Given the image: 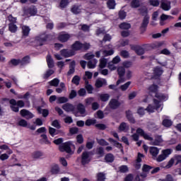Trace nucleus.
<instances>
[{"label": "nucleus", "instance_id": "4468645a", "mask_svg": "<svg viewBox=\"0 0 181 181\" xmlns=\"http://www.w3.org/2000/svg\"><path fill=\"white\" fill-rule=\"evenodd\" d=\"M107 80L105 78H98L96 80L95 86L97 88H101L103 86H107Z\"/></svg>", "mask_w": 181, "mask_h": 181}, {"label": "nucleus", "instance_id": "1a4fd4ad", "mask_svg": "<svg viewBox=\"0 0 181 181\" xmlns=\"http://www.w3.org/2000/svg\"><path fill=\"white\" fill-rule=\"evenodd\" d=\"M62 110L66 112H75L76 107L71 103H66L62 105Z\"/></svg>", "mask_w": 181, "mask_h": 181}, {"label": "nucleus", "instance_id": "603ef678", "mask_svg": "<svg viewBox=\"0 0 181 181\" xmlns=\"http://www.w3.org/2000/svg\"><path fill=\"white\" fill-rule=\"evenodd\" d=\"M18 125L20 127H23V128H26V127H28V122L23 119H21L18 122Z\"/></svg>", "mask_w": 181, "mask_h": 181}, {"label": "nucleus", "instance_id": "c03bdc74", "mask_svg": "<svg viewBox=\"0 0 181 181\" xmlns=\"http://www.w3.org/2000/svg\"><path fill=\"white\" fill-rule=\"evenodd\" d=\"M148 23H149V16H144V18L143 20L141 27L146 28V26H148Z\"/></svg>", "mask_w": 181, "mask_h": 181}, {"label": "nucleus", "instance_id": "2eb2a0df", "mask_svg": "<svg viewBox=\"0 0 181 181\" xmlns=\"http://www.w3.org/2000/svg\"><path fill=\"white\" fill-rule=\"evenodd\" d=\"M60 53L64 57H71V56L75 54L74 51L68 49H62Z\"/></svg>", "mask_w": 181, "mask_h": 181}, {"label": "nucleus", "instance_id": "49530a36", "mask_svg": "<svg viewBox=\"0 0 181 181\" xmlns=\"http://www.w3.org/2000/svg\"><path fill=\"white\" fill-rule=\"evenodd\" d=\"M71 83L76 86H78V84H80V76L77 75L74 76L72 78Z\"/></svg>", "mask_w": 181, "mask_h": 181}, {"label": "nucleus", "instance_id": "338daca9", "mask_svg": "<svg viewBox=\"0 0 181 181\" xmlns=\"http://www.w3.org/2000/svg\"><path fill=\"white\" fill-rule=\"evenodd\" d=\"M69 5V0H61L60 6L61 8H66Z\"/></svg>", "mask_w": 181, "mask_h": 181}, {"label": "nucleus", "instance_id": "e2e57ef3", "mask_svg": "<svg viewBox=\"0 0 181 181\" xmlns=\"http://www.w3.org/2000/svg\"><path fill=\"white\" fill-rule=\"evenodd\" d=\"M28 12H29L30 15L33 16V15H35L36 13H37V10L35 7H30L28 9Z\"/></svg>", "mask_w": 181, "mask_h": 181}, {"label": "nucleus", "instance_id": "37998d69", "mask_svg": "<svg viewBox=\"0 0 181 181\" xmlns=\"http://www.w3.org/2000/svg\"><path fill=\"white\" fill-rule=\"evenodd\" d=\"M94 124H97V120L94 119H88L85 122V124L87 127H90V125H94Z\"/></svg>", "mask_w": 181, "mask_h": 181}, {"label": "nucleus", "instance_id": "bb28decb", "mask_svg": "<svg viewBox=\"0 0 181 181\" xmlns=\"http://www.w3.org/2000/svg\"><path fill=\"white\" fill-rule=\"evenodd\" d=\"M47 37L45 35H41L40 36L36 37L35 40H37V42H39L40 45L42 46V43H43V42H46L47 40Z\"/></svg>", "mask_w": 181, "mask_h": 181}, {"label": "nucleus", "instance_id": "9d476101", "mask_svg": "<svg viewBox=\"0 0 181 181\" xmlns=\"http://www.w3.org/2000/svg\"><path fill=\"white\" fill-rule=\"evenodd\" d=\"M70 37H71V35H70L69 34L61 33L58 36V40H59V42H62V43H64L65 42H67V40H69Z\"/></svg>", "mask_w": 181, "mask_h": 181}, {"label": "nucleus", "instance_id": "ea45409f", "mask_svg": "<svg viewBox=\"0 0 181 181\" xmlns=\"http://www.w3.org/2000/svg\"><path fill=\"white\" fill-rule=\"evenodd\" d=\"M115 0H109L107 2V6L109 9H114L115 8Z\"/></svg>", "mask_w": 181, "mask_h": 181}, {"label": "nucleus", "instance_id": "423d86ee", "mask_svg": "<svg viewBox=\"0 0 181 181\" xmlns=\"http://www.w3.org/2000/svg\"><path fill=\"white\" fill-rule=\"evenodd\" d=\"M90 160H91V158L90 157V152L84 151L82 153V157H81L82 165H87V163H90Z\"/></svg>", "mask_w": 181, "mask_h": 181}, {"label": "nucleus", "instance_id": "6e6d98bb", "mask_svg": "<svg viewBox=\"0 0 181 181\" xmlns=\"http://www.w3.org/2000/svg\"><path fill=\"white\" fill-rule=\"evenodd\" d=\"M94 57H95V55L91 52L84 55V59H86V60H91L92 59H94Z\"/></svg>", "mask_w": 181, "mask_h": 181}, {"label": "nucleus", "instance_id": "774afa93", "mask_svg": "<svg viewBox=\"0 0 181 181\" xmlns=\"http://www.w3.org/2000/svg\"><path fill=\"white\" fill-rule=\"evenodd\" d=\"M174 160H176L175 165H179V163H181V156L180 155H176L173 158Z\"/></svg>", "mask_w": 181, "mask_h": 181}, {"label": "nucleus", "instance_id": "13d9d810", "mask_svg": "<svg viewBox=\"0 0 181 181\" xmlns=\"http://www.w3.org/2000/svg\"><path fill=\"white\" fill-rule=\"evenodd\" d=\"M163 125L164 127H170L172 125V122L170 121V119H165L163 121Z\"/></svg>", "mask_w": 181, "mask_h": 181}, {"label": "nucleus", "instance_id": "a211bd4d", "mask_svg": "<svg viewBox=\"0 0 181 181\" xmlns=\"http://www.w3.org/2000/svg\"><path fill=\"white\" fill-rule=\"evenodd\" d=\"M46 60L49 69H53V67H54V61L53 60V58H52V55H47Z\"/></svg>", "mask_w": 181, "mask_h": 181}, {"label": "nucleus", "instance_id": "8fccbe9b", "mask_svg": "<svg viewBox=\"0 0 181 181\" xmlns=\"http://www.w3.org/2000/svg\"><path fill=\"white\" fill-rule=\"evenodd\" d=\"M97 180L98 181L105 180V175L104 174V173H99L97 174Z\"/></svg>", "mask_w": 181, "mask_h": 181}, {"label": "nucleus", "instance_id": "a18cd8bd", "mask_svg": "<svg viewBox=\"0 0 181 181\" xmlns=\"http://www.w3.org/2000/svg\"><path fill=\"white\" fill-rule=\"evenodd\" d=\"M127 118L130 121V122H135V120L134 119V117H132V112L131 111H127L126 112Z\"/></svg>", "mask_w": 181, "mask_h": 181}, {"label": "nucleus", "instance_id": "f03ea898", "mask_svg": "<svg viewBox=\"0 0 181 181\" xmlns=\"http://www.w3.org/2000/svg\"><path fill=\"white\" fill-rule=\"evenodd\" d=\"M153 106L152 105H148V106L146 109V111H147V112H149V114L155 112V110H159V108H160V107H162V103H160V102L156 99H153Z\"/></svg>", "mask_w": 181, "mask_h": 181}, {"label": "nucleus", "instance_id": "6ab92c4d", "mask_svg": "<svg viewBox=\"0 0 181 181\" xmlns=\"http://www.w3.org/2000/svg\"><path fill=\"white\" fill-rule=\"evenodd\" d=\"M74 71H76V62L73 61L69 64V70L67 75L71 76V74H74Z\"/></svg>", "mask_w": 181, "mask_h": 181}, {"label": "nucleus", "instance_id": "3c124183", "mask_svg": "<svg viewBox=\"0 0 181 181\" xmlns=\"http://www.w3.org/2000/svg\"><path fill=\"white\" fill-rule=\"evenodd\" d=\"M98 144L101 145L102 146H108L109 144L107 141L104 140V139H97Z\"/></svg>", "mask_w": 181, "mask_h": 181}, {"label": "nucleus", "instance_id": "7ed1b4c3", "mask_svg": "<svg viewBox=\"0 0 181 181\" xmlns=\"http://www.w3.org/2000/svg\"><path fill=\"white\" fill-rule=\"evenodd\" d=\"M108 107L110 110H117L121 107V102L118 99L112 98L108 103Z\"/></svg>", "mask_w": 181, "mask_h": 181}, {"label": "nucleus", "instance_id": "de8ad7c7", "mask_svg": "<svg viewBox=\"0 0 181 181\" xmlns=\"http://www.w3.org/2000/svg\"><path fill=\"white\" fill-rule=\"evenodd\" d=\"M119 28H120V29H131V24L127 23H122L119 25Z\"/></svg>", "mask_w": 181, "mask_h": 181}, {"label": "nucleus", "instance_id": "4be33fe9", "mask_svg": "<svg viewBox=\"0 0 181 181\" xmlns=\"http://www.w3.org/2000/svg\"><path fill=\"white\" fill-rule=\"evenodd\" d=\"M97 63H98V61L96 59H93L88 62L87 66L88 69H95Z\"/></svg>", "mask_w": 181, "mask_h": 181}, {"label": "nucleus", "instance_id": "c9c22d12", "mask_svg": "<svg viewBox=\"0 0 181 181\" xmlns=\"http://www.w3.org/2000/svg\"><path fill=\"white\" fill-rule=\"evenodd\" d=\"M59 83H60V80L56 78L49 82V86H52V87H57Z\"/></svg>", "mask_w": 181, "mask_h": 181}, {"label": "nucleus", "instance_id": "b1692460", "mask_svg": "<svg viewBox=\"0 0 181 181\" xmlns=\"http://www.w3.org/2000/svg\"><path fill=\"white\" fill-rule=\"evenodd\" d=\"M76 109L78 110V112L80 114H86V107L82 103H78L76 105Z\"/></svg>", "mask_w": 181, "mask_h": 181}, {"label": "nucleus", "instance_id": "412c9836", "mask_svg": "<svg viewBox=\"0 0 181 181\" xmlns=\"http://www.w3.org/2000/svg\"><path fill=\"white\" fill-rule=\"evenodd\" d=\"M81 49H83V44H81L80 42L76 41L73 45H72V50L73 52H76L77 50H81Z\"/></svg>", "mask_w": 181, "mask_h": 181}, {"label": "nucleus", "instance_id": "79ce46f5", "mask_svg": "<svg viewBox=\"0 0 181 181\" xmlns=\"http://www.w3.org/2000/svg\"><path fill=\"white\" fill-rule=\"evenodd\" d=\"M108 61H107V59L105 58H102L100 59V64H99V67L100 69H104V67H105V66H107V63Z\"/></svg>", "mask_w": 181, "mask_h": 181}, {"label": "nucleus", "instance_id": "5701e85b", "mask_svg": "<svg viewBox=\"0 0 181 181\" xmlns=\"http://www.w3.org/2000/svg\"><path fill=\"white\" fill-rule=\"evenodd\" d=\"M100 100V101H103V103H106V101H108L110 100V94L108 93H101L99 94Z\"/></svg>", "mask_w": 181, "mask_h": 181}, {"label": "nucleus", "instance_id": "e433bc0d", "mask_svg": "<svg viewBox=\"0 0 181 181\" xmlns=\"http://www.w3.org/2000/svg\"><path fill=\"white\" fill-rule=\"evenodd\" d=\"M71 11L72 13H74V15H78V13H80L81 12V9H80V7L78 6H73L71 8Z\"/></svg>", "mask_w": 181, "mask_h": 181}, {"label": "nucleus", "instance_id": "864d4df0", "mask_svg": "<svg viewBox=\"0 0 181 181\" xmlns=\"http://www.w3.org/2000/svg\"><path fill=\"white\" fill-rule=\"evenodd\" d=\"M140 13L143 16H148V8H146V7H143L139 9Z\"/></svg>", "mask_w": 181, "mask_h": 181}, {"label": "nucleus", "instance_id": "aec40b11", "mask_svg": "<svg viewBox=\"0 0 181 181\" xmlns=\"http://www.w3.org/2000/svg\"><path fill=\"white\" fill-rule=\"evenodd\" d=\"M163 142V139H162V136H156L155 140L151 141V145H160Z\"/></svg>", "mask_w": 181, "mask_h": 181}, {"label": "nucleus", "instance_id": "6e6552de", "mask_svg": "<svg viewBox=\"0 0 181 181\" xmlns=\"http://www.w3.org/2000/svg\"><path fill=\"white\" fill-rule=\"evenodd\" d=\"M136 134H139V135H141V136H143V138L147 141H153V138H152L151 135L145 133V132L141 128L137 129Z\"/></svg>", "mask_w": 181, "mask_h": 181}, {"label": "nucleus", "instance_id": "09e8293b", "mask_svg": "<svg viewBox=\"0 0 181 181\" xmlns=\"http://www.w3.org/2000/svg\"><path fill=\"white\" fill-rule=\"evenodd\" d=\"M51 172L52 173H53V175H57V173L60 172V168H59V165H54L51 169Z\"/></svg>", "mask_w": 181, "mask_h": 181}, {"label": "nucleus", "instance_id": "39448f33", "mask_svg": "<svg viewBox=\"0 0 181 181\" xmlns=\"http://www.w3.org/2000/svg\"><path fill=\"white\" fill-rule=\"evenodd\" d=\"M162 74H163V69H162V67L156 66L153 69V78H159Z\"/></svg>", "mask_w": 181, "mask_h": 181}, {"label": "nucleus", "instance_id": "ddd939ff", "mask_svg": "<svg viewBox=\"0 0 181 181\" xmlns=\"http://www.w3.org/2000/svg\"><path fill=\"white\" fill-rule=\"evenodd\" d=\"M160 6L163 11H170V1L168 0H161Z\"/></svg>", "mask_w": 181, "mask_h": 181}, {"label": "nucleus", "instance_id": "c756f323", "mask_svg": "<svg viewBox=\"0 0 181 181\" xmlns=\"http://www.w3.org/2000/svg\"><path fill=\"white\" fill-rule=\"evenodd\" d=\"M23 36H28L30 32V28L29 26L23 25L21 27Z\"/></svg>", "mask_w": 181, "mask_h": 181}, {"label": "nucleus", "instance_id": "680f3d73", "mask_svg": "<svg viewBox=\"0 0 181 181\" xmlns=\"http://www.w3.org/2000/svg\"><path fill=\"white\" fill-rule=\"evenodd\" d=\"M67 101H69V99H67L66 97L58 98L59 104H64V103H67Z\"/></svg>", "mask_w": 181, "mask_h": 181}, {"label": "nucleus", "instance_id": "dca6fc26", "mask_svg": "<svg viewBox=\"0 0 181 181\" xmlns=\"http://www.w3.org/2000/svg\"><path fill=\"white\" fill-rule=\"evenodd\" d=\"M10 103V107L11 108L12 111L14 112H19V107L16 105V100L15 99H11L9 101Z\"/></svg>", "mask_w": 181, "mask_h": 181}, {"label": "nucleus", "instance_id": "5fc2aeb1", "mask_svg": "<svg viewBox=\"0 0 181 181\" xmlns=\"http://www.w3.org/2000/svg\"><path fill=\"white\" fill-rule=\"evenodd\" d=\"M119 172H120V173H127V172H128V166L122 165L119 167Z\"/></svg>", "mask_w": 181, "mask_h": 181}, {"label": "nucleus", "instance_id": "f257e3e1", "mask_svg": "<svg viewBox=\"0 0 181 181\" xmlns=\"http://www.w3.org/2000/svg\"><path fill=\"white\" fill-rule=\"evenodd\" d=\"M148 91H149L150 94L152 93H154L156 94L155 98L160 100V101H166V100H168V96H166L162 93H158V86H156V85L150 86L148 87Z\"/></svg>", "mask_w": 181, "mask_h": 181}, {"label": "nucleus", "instance_id": "58836bf2", "mask_svg": "<svg viewBox=\"0 0 181 181\" xmlns=\"http://www.w3.org/2000/svg\"><path fill=\"white\" fill-rule=\"evenodd\" d=\"M52 74H54V70H53V69H48L44 74L43 78H49V77H50V76H52Z\"/></svg>", "mask_w": 181, "mask_h": 181}, {"label": "nucleus", "instance_id": "f3484780", "mask_svg": "<svg viewBox=\"0 0 181 181\" xmlns=\"http://www.w3.org/2000/svg\"><path fill=\"white\" fill-rule=\"evenodd\" d=\"M110 49H103V56L104 57H107V56H112L114 54V49H112V47L111 45H109Z\"/></svg>", "mask_w": 181, "mask_h": 181}, {"label": "nucleus", "instance_id": "7c9ffc66", "mask_svg": "<svg viewBox=\"0 0 181 181\" xmlns=\"http://www.w3.org/2000/svg\"><path fill=\"white\" fill-rule=\"evenodd\" d=\"M108 141L110 144H112L114 146H116V148H119V149H121V148H122V146L121 145V144L114 140L112 138H109Z\"/></svg>", "mask_w": 181, "mask_h": 181}, {"label": "nucleus", "instance_id": "9b49d317", "mask_svg": "<svg viewBox=\"0 0 181 181\" xmlns=\"http://www.w3.org/2000/svg\"><path fill=\"white\" fill-rule=\"evenodd\" d=\"M20 114L22 117L26 118V119H30L31 118H33V117H35L33 114H32V112L25 109L21 110Z\"/></svg>", "mask_w": 181, "mask_h": 181}, {"label": "nucleus", "instance_id": "f8f14e48", "mask_svg": "<svg viewBox=\"0 0 181 181\" xmlns=\"http://www.w3.org/2000/svg\"><path fill=\"white\" fill-rule=\"evenodd\" d=\"M149 152L153 159H156V157L159 155V148H158V147L151 146L149 148Z\"/></svg>", "mask_w": 181, "mask_h": 181}, {"label": "nucleus", "instance_id": "393cba45", "mask_svg": "<svg viewBox=\"0 0 181 181\" xmlns=\"http://www.w3.org/2000/svg\"><path fill=\"white\" fill-rule=\"evenodd\" d=\"M134 50L139 56H141V55L144 54V53H145V49H144V47H142L141 46L134 47Z\"/></svg>", "mask_w": 181, "mask_h": 181}, {"label": "nucleus", "instance_id": "473e14b6", "mask_svg": "<svg viewBox=\"0 0 181 181\" xmlns=\"http://www.w3.org/2000/svg\"><path fill=\"white\" fill-rule=\"evenodd\" d=\"M131 81L125 83L124 84L119 86V90H121V91H127V89L129 88V86H131Z\"/></svg>", "mask_w": 181, "mask_h": 181}, {"label": "nucleus", "instance_id": "4c0bfd02", "mask_svg": "<svg viewBox=\"0 0 181 181\" xmlns=\"http://www.w3.org/2000/svg\"><path fill=\"white\" fill-rule=\"evenodd\" d=\"M131 8H139L141 6V1L139 0H133L130 4Z\"/></svg>", "mask_w": 181, "mask_h": 181}, {"label": "nucleus", "instance_id": "4d7b16f0", "mask_svg": "<svg viewBox=\"0 0 181 181\" xmlns=\"http://www.w3.org/2000/svg\"><path fill=\"white\" fill-rule=\"evenodd\" d=\"M149 4L151 6H159L160 1L159 0H149Z\"/></svg>", "mask_w": 181, "mask_h": 181}, {"label": "nucleus", "instance_id": "20e7f679", "mask_svg": "<svg viewBox=\"0 0 181 181\" xmlns=\"http://www.w3.org/2000/svg\"><path fill=\"white\" fill-rule=\"evenodd\" d=\"M117 73L120 78L116 82V86H119L121 83H125V79L122 78L125 74V68L122 66H119L117 69Z\"/></svg>", "mask_w": 181, "mask_h": 181}, {"label": "nucleus", "instance_id": "bf43d9fd", "mask_svg": "<svg viewBox=\"0 0 181 181\" xmlns=\"http://www.w3.org/2000/svg\"><path fill=\"white\" fill-rule=\"evenodd\" d=\"M41 136L42 138V142L44 144H45L46 145L50 144V141H49V139H47V136L46 134H42Z\"/></svg>", "mask_w": 181, "mask_h": 181}, {"label": "nucleus", "instance_id": "2f4dec72", "mask_svg": "<svg viewBox=\"0 0 181 181\" xmlns=\"http://www.w3.org/2000/svg\"><path fill=\"white\" fill-rule=\"evenodd\" d=\"M114 155L111 154V153H107L105 156V160L107 163H112V162H114Z\"/></svg>", "mask_w": 181, "mask_h": 181}, {"label": "nucleus", "instance_id": "052dcab7", "mask_svg": "<svg viewBox=\"0 0 181 181\" xmlns=\"http://www.w3.org/2000/svg\"><path fill=\"white\" fill-rule=\"evenodd\" d=\"M148 129H150V131H158V129H159V127L155 124H150L148 125Z\"/></svg>", "mask_w": 181, "mask_h": 181}, {"label": "nucleus", "instance_id": "c85d7f7f", "mask_svg": "<svg viewBox=\"0 0 181 181\" xmlns=\"http://www.w3.org/2000/svg\"><path fill=\"white\" fill-rule=\"evenodd\" d=\"M59 87L60 88H56V92L58 93V94H62V93H63V91L66 90V85L64 84V83L62 82L59 84Z\"/></svg>", "mask_w": 181, "mask_h": 181}, {"label": "nucleus", "instance_id": "0eeeda50", "mask_svg": "<svg viewBox=\"0 0 181 181\" xmlns=\"http://www.w3.org/2000/svg\"><path fill=\"white\" fill-rule=\"evenodd\" d=\"M59 151L61 152H66L67 153H71V148H70V142H66L60 145Z\"/></svg>", "mask_w": 181, "mask_h": 181}, {"label": "nucleus", "instance_id": "72a5a7b5", "mask_svg": "<svg viewBox=\"0 0 181 181\" xmlns=\"http://www.w3.org/2000/svg\"><path fill=\"white\" fill-rule=\"evenodd\" d=\"M30 58L29 56L24 57L22 59H20V64L21 66H25V64H29Z\"/></svg>", "mask_w": 181, "mask_h": 181}, {"label": "nucleus", "instance_id": "f704fd0d", "mask_svg": "<svg viewBox=\"0 0 181 181\" xmlns=\"http://www.w3.org/2000/svg\"><path fill=\"white\" fill-rule=\"evenodd\" d=\"M8 30H10V32H11V33H15L16 30H18V26H16L15 23H11L8 25Z\"/></svg>", "mask_w": 181, "mask_h": 181}, {"label": "nucleus", "instance_id": "a19ab883", "mask_svg": "<svg viewBox=\"0 0 181 181\" xmlns=\"http://www.w3.org/2000/svg\"><path fill=\"white\" fill-rule=\"evenodd\" d=\"M119 129V131H128V129H129V127L127 126V123L122 122L120 124Z\"/></svg>", "mask_w": 181, "mask_h": 181}, {"label": "nucleus", "instance_id": "a878e982", "mask_svg": "<svg viewBox=\"0 0 181 181\" xmlns=\"http://www.w3.org/2000/svg\"><path fill=\"white\" fill-rule=\"evenodd\" d=\"M31 156L33 159H41L44 155L40 151H35L32 153Z\"/></svg>", "mask_w": 181, "mask_h": 181}, {"label": "nucleus", "instance_id": "0e129e2a", "mask_svg": "<svg viewBox=\"0 0 181 181\" xmlns=\"http://www.w3.org/2000/svg\"><path fill=\"white\" fill-rule=\"evenodd\" d=\"M157 162H163V160H165L166 159V156H165L162 153L160 155H159L157 158H156Z\"/></svg>", "mask_w": 181, "mask_h": 181}, {"label": "nucleus", "instance_id": "69168bd1", "mask_svg": "<svg viewBox=\"0 0 181 181\" xmlns=\"http://www.w3.org/2000/svg\"><path fill=\"white\" fill-rule=\"evenodd\" d=\"M162 153L165 156V158L172 153V151L170 149H165L162 151Z\"/></svg>", "mask_w": 181, "mask_h": 181}, {"label": "nucleus", "instance_id": "cd10ccee", "mask_svg": "<svg viewBox=\"0 0 181 181\" xmlns=\"http://www.w3.org/2000/svg\"><path fill=\"white\" fill-rule=\"evenodd\" d=\"M37 111L39 112V114H42V116L45 117L49 115V110L46 109H42V107H37Z\"/></svg>", "mask_w": 181, "mask_h": 181}]
</instances>
